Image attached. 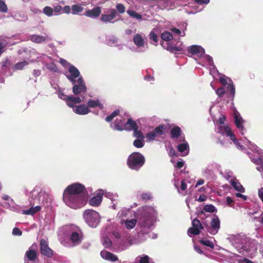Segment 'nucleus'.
Wrapping results in <instances>:
<instances>
[{"label":"nucleus","instance_id":"nucleus-1","mask_svg":"<svg viewBox=\"0 0 263 263\" xmlns=\"http://www.w3.org/2000/svg\"><path fill=\"white\" fill-rule=\"evenodd\" d=\"M85 187L79 183L68 185L63 193V198L64 202L73 209H80L86 203L87 197L82 194Z\"/></svg>","mask_w":263,"mask_h":263},{"label":"nucleus","instance_id":"nucleus-2","mask_svg":"<svg viewBox=\"0 0 263 263\" xmlns=\"http://www.w3.org/2000/svg\"><path fill=\"white\" fill-rule=\"evenodd\" d=\"M145 161V158L141 153L134 152L129 156L127 164L130 169L138 171L144 165Z\"/></svg>","mask_w":263,"mask_h":263},{"label":"nucleus","instance_id":"nucleus-3","mask_svg":"<svg viewBox=\"0 0 263 263\" xmlns=\"http://www.w3.org/2000/svg\"><path fill=\"white\" fill-rule=\"evenodd\" d=\"M83 217L86 222L92 228L96 227L100 222V217L99 213L92 210H85Z\"/></svg>","mask_w":263,"mask_h":263},{"label":"nucleus","instance_id":"nucleus-4","mask_svg":"<svg viewBox=\"0 0 263 263\" xmlns=\"http://www.w3.org/2000/svg\"><path fill=\"white\" fill-rule=\"evenodd\" d=\"M40 248L41 254L48 258H51L54 254L53 251L49 247L48 242L45 239L40 241Z\"/></svg>","mask_w":263,"mask_h":263},{"label":"nucleus","instance_id":"nucleus-5","mask_svg":"<svg viewBox=\"0 0 263 263\" xmlns=\"http://www.w3.org/2000/svg\"><path fill=\"white\" fill-rule=\"evenodd\" d=\"M192 227L190 228L187 230V234L191 236V235H197L200 234V230L203 229V227L201 223L199 220L195 218L192 220Z\"/></svg>","mask_w":263,"mask_h":263},{"label":"nucleus","instance_id":"nucleus-6","mask_svg":"<svg viewBox=\"0 0 263 263\" xmlns=\"http://www.w3.org/2000/svg\"><path fill=\"white\" fill-rule=\"evenodd\" d=\"M36 248V245L33 244L32 246L30 247L25 254L24 256V263H34L35 259L37 258V252L33 249V247Z\"/></svg>","mask_w":263,"mask_h":263},{"label":"nucleus","instance_id":"nucleus-7","mask_svg":"<svg viewBox=\"0 0 263 263\" xmlns=\"http://www.w3.org/2000/svg\"><path fill=\"white\" fill-rule=\"evenodd\" d=\"M220 229V220L219 218L215 216L212 219L211 227L207 228L208 232L212 235H215Z\"/></svg>","mask_w":263,"mask_h":263},{"label":"nucleus","instance_id":"nucleus-8","mask_svg":"<svg viewBox=\"0 0 263 263\" xmlns=\"http://www.w3.org/2000/svg\"><path fill=\"white\" fill-rule=\"evenodd\" d=\"M68 71L70 73V76H67V79L71 81L72 84L76 83V81L75 79L78 78L80 74L79 70L73 65H70Z\"/></svg>","mask_w":263,"mask_h":263},{"label":"nucleus","instance_id":"nucleus-9","mask_svg":"<svg viewBox=\"0 0 263 263\" xmlns=\"http://www.w3.org/2000/svg\"><path fill=\"white\" fill-rule=\"evenodd\" d=\"M234 122L236 127L238 128L241 135H243L244 126L243 125V120L240 114L235 111L234 114Z\"/></svg>","mask_w":263,"mask_h":263},{"label":"nucleus","instance_id":"nucleus-10","mask_svg":"<svg viewBox=\"0 0 263 263\" xmlns=\"http://www.w3.org/2000/svg\"><path fill=\"white\" fill-rule=\"evenodd\" d=\"M189 53L192 55H197L201 57L204 54V49L198 45H192L190 46L187 49Z\"/></svg>","mask_w":263,"mask_h":263},{"label":"nucleus","instance_id":"nucleus-11","mask_svg":"<svg viewBox=\"0 0 263 263\" xmlns=\"http://www.w3.org/2000/svg\"><path fill=\"white\" fill-rule=\"evenodd\" d=\"M66 98H63V100L65 101L67 105L71 108H74L76 106L74 104H78L82 102V100L79 97H74L72 96H66Z\"/></svg>","mask_w":263,"mask_h":263},{"label":"nucleus","instance_id":"nucleus-12","mask_svg":"<svg viewBox=\"0 0 263 263\" xmlns=\"http://www.w3.org/2000/svg\"><path fill=\"white\" fill-rule=\"evenodd\" d=\"M110 12L109 14H102L101 15V21L104 23L110 22L111 20L115 18L117 13L116 10L111 9L110 10Z\"/></svg>","mask_w":263,"mask_h":263},{"label":"nucleus","instance_id":"nucleus-13","mask_svg":"<svg viewBox=\"0 0 263 263\" xmlns=\"http://www.w3.org/2000/svg\"><path fill=\"white\" fill-rule=\"evenodd\" d=\"M101 13V8L100 7H96L91 10H88L85 11V15L89 17L96 18L100 16Z\"/></svg>","mask_w":263,"mask_h":263},{"label":"nucleus","instance_id":"nucleus-14","mask_svg":"<svg viewBox=\"0 0 263 263\" xmlns=\"http://www.w3.org/2000/svg\"><path fill=\"white\" fill-rule=\"evenodd\" d=\"M100 255L103 259L108 261L113 262L118 260L117 256L106 250L102 251L100 253Z\"/></svg>","mask_w":263,"mask_h":263},{"label":"nucleus","instance_id":"nucleus-15","mask_svg":"<svg viewBox=\"0 0 263 263\" xmlns=\"http://www.w3.org/2000/svg\"><path fill=\"white\" fill-rule=\"evenodd\" d=\"M114 128L115 129L122 131L125 129V119L122 117H121L120 119H117L113 123Z\"/></svg>","mask_w":263,"mask_h":263},{"label":"nucleus","instance_id":"nucleus-16","mask_svg":"<svg viewBox=\"0 0 263 263\" xmlns=\"http://www.w3.org/2000/svg\"><path fill=\"white\" fill-rule=\"evenodd\" d=\"M73 110L77 114L82 115H86L90 111L88 106L85 105L76 106Z\"/></svg>","mask_w":263,"mask_h":263},{"label":"nucleus","instance_id":"nucleus-17","mask_svg":"<svg viewBox=\"0 0 263 263\" xmlns=\"http://www.w3.org/2000/svg\"><path fill=\"white\" fill-rule=\"evenodd\" d=\"M72 87V91L76 95H78L82 92L85 93L87 90L86 86L85 84L78 85L73 84Z\"/></svg>","mask_w":263,"mask_h":263},{"label":"nucleus","instance_id":"nucleus-18","mask_svg":"<svg viewBox=\"0 0 263 263\" xmlns=\"http://www.w3.org/2000/svg\"><path fill=\"white\" fill-rule=\"evenodd\" d=\"M181 134V128L178 126H175L170 131V135L172 139H178Z\"/></svg>","mask_w":263,"mask_h":263},{"label":"nucleus","instance_id":"nucleus-19","mask_svg":"<svg viewBox=\"0 0 263 263\" xmlns=\"http://www.w3.org/2000/svg\"><path fill=\"white\" fill-rule=\"evenodd\" d=\"M102 200V195H97L92 197L89 201V203L90 205L93 206H99Z\"/></svg>","mask_w":263,"mask_h":263},{"label":"nucleus","instance_id":"nucleus-20","mask_svg":"<svg viewBox=\"0 0 263 263\" xmlns=\"http://www.w3.org/2000/svg\"><path fill=\"white\" fill-rule=\"evenodd\" d=\"M88 107L94 108L96 107H99L100 109H103L104 106L101 104L99 100H92L90 99L87 102Z\"/></svg>","mask_w":263,"mask_h":263},{"label":"nucleus","instance_id":"nucleus-21","mask_svg":"<svg viewBox=\"0 0 263 263\" xmlns=\"http://www.w3.org/2000/svg\"><path fill=\"white\" fill-rule=\"evenodd\" d=\"M231 184L232 186L237 191L243 193L245 192V189L240 183L236 179L231 181Z\"/></svg>","mask_w":263,"mask_h":263},{"label":"nucleus","instance_id":"nucleus-22","mask_svg":"<svg viewBox=\"0 0 263 263\" xmlns=\"http://www.w3.org/2000/svg\"><path fill=\"white\" fill-rule=\"evenodd\" d=\"M41 206L37 205L35 207H31L27 210H24L23 213L25 215H34L36 213L41 210Z\"/></svg>","mask_w":263,"mask_h":263},{"label":"nucleus","instance_id":"nucleus-23","mask_svg":"<svg viewBox=\"0 0 263 263\" xmlns=\"http://www.w3.org/2000/svg\"><path fill=\"white\" fill-rule=\"evenodd\" d=\"M125 129L127 130H132L136 127H138L137 123L130 118L127 120V121L125 123Z\"/></svg>","mask_w":263,"mask_h":263},{"label":"nucleus","instance_id":"nucleus-24","mask_svg":"<svg viewBox=\"0 0 263 263\" xmlns=\"http://www.w3.org/2000/svg\"><path fill=\"white\" fill-rule=\"evenodd\" d=\"M133 42L137 46H143L144 44V40L140 34H136L134 38Z\"/></svg>","mask_w":263,"mask_h":263},{"label":"nucleus","instance_id":"nucleus-25","mask_svg":"<svg viewBox=\"0 0 263 263\" xmlns=\"http://www.w3.org/2000/svg\"><path fill=\"white\" fill-rule=\"evenodd\" d=\"M30 40L35 43H41L46 41V37L39 35L33 34L30 37Z\"/></svg>","mask_w":263,"mask_h":263},{"label":"nucleus","instance_id":"nucleus-26","mask_svg":"<svg viewBox=\"0 0 263 263\" xmlns=\"http://www.w3.org/2000/svg\"><path fill=\"white\" fill-rule=\"evenodd\" d=\"M165 129L166 126L164 124H161L156 127L153 130L158 137L163 135L165 133Z\"/></svg>","mask_w":263,"mask_h":263},{"label":"nucleus","instance_id":"nucleus-27","mask_svg":"<svg viewBox=\"0 0 263 263\" xmlns=\"http://www.w3.org/2000/svg\"><path fill=\"white\" fill-rule=\"evenodd\" d=\"M70 239L72 243L80 242L82 239L79 233L77 232H73L71 235Z\"/></svg>","mask_w":263,"mask_h":263},{"label":"nucleus","instance_id":"nucleus-28","mask_svg":"<svg viewBox=\"0 0 263 263\" xmlns=\"http://www.w3.org/2000/svg\"><path fill=\"white\" fill-rule=\"evenodd\" d=\"M231 131V128L229 126H220L218 127V133H220L222 135H226L228 136Z\"/></svg>","mask_w":263,"mask_h":263},{"label":"nucleus","instance_id":"nucleus-29","mask_svg":"<svg viewBox=\"0 0 263 263\" xmlns=\"http://www.w3.org/2000/svg\"><path fill=\"white\" fill-rule=\"evenodd\" d=\"M161 38L164 41H170L173 39L172 34L168 31H165L161 34Z\"/></svg>","mask_w":263,"mask_h":263},{"label":"nucleus","instance_id":"nucleus-30","mask_svg":"<svg viewBox=\"0 0 263 263\" xmlns=\"http://www.w3.org/2000/svg\"><path fill=\"white\" fill-rule=\"evenodd\" d=\"M136 219H132L131 220H126L125 222V225L127 229H132L134 228L137 223Z\"/></svg>","mask_w":263,"mask_h":263},{"label":"nucleus","instance_id":"nucleus-31","mask_svg":"<svg viewBox=\"0 0 263 263\" xmlns=\"http://www.w3.org/2000/svg\"><path fill=\"white\" fill-rule=\"evenodd\" d=\"M167 50L172 53H175L178 51H182L183 48L180 46H176L172 45H168Z\"/></svg>","mask_w":263,"mask_h":263},{"label":"nucleus","instance_id":"nucleus-32","mask_svg":"<svg viewBox=\"0 0 263 263\" xmlns=\"http://www.w3.org/2000/svg\"><path fill=\"white\" fill-rule=\"evenodd\" d=\"M72 13L73 14H77L81 12H82L83 10V7L77 4H74L72 5L71 6Z\"/></svg>","mask_w":263,"mask_h":263},{"label":"nucleus","instance_id":"nucleus-33","mask_svg":"<svg viewBox=\"0 0 263 263\" xmlns=\"http://www.w3.org/2000/svg\"><path fill=\"white\" fill-rule=\"evenodd\" d=\"M127 13L132 17L136 18L137 20H141L142 18V15L137 13L136 11L132 10H128Z\"/></svg>","mask_w":263,"mask_h":263},{"label":"nucleus","instance_id":"nucleus-34","mask_svg":"<svg viewBox=\"0 0 263 263\" xmlns=\"http://www.w3.org/2000/svg\"><path fill=\"white\" fill-rule=\"evenodd\" d=\"M178 151L180 153H183L186 151H189V145L187 142L180 144L177 146Z\"/></svg>","mask_w":263,"mask_h":263},{"label":"nucleus","instance_id":"nucleus-35","mask_svg":"<svg viewBox=\"0 0 263 263\" xmlns=\"http://www.w3.org/2000/svg\"><path fill=\"white\" fill-rule=\"evenodd\" d=\"M133 136L137 139H144V137L142 132L138 129V127L133 129Z\"/></svg>","mask_w":263,"mask_h":263},{"label":"nucleus","instance_id":"nucleus-36","mask_svg":"<svg viewBox=\"0 0 263 263\" xmlns=\"http://www.w3.org/2000/svg\"><path fill=\"white\" fill-rule=\"evenodd\" d=\"M144 139H137L133 142V145L134 146L137 148H142L144 145Z\"/></svg>","mask_w":263,"mask_h":263},{"label":"nucleus","instance_id":"nucleus-37","mask_svg":"<svg viewBox=\"0 0 263 263\" xmlns=\"http://www.w3.org/2000/svg\"><path fill=\"white\" fill-rule=\"evenodd\" d=\"M119 113L120 111L119 110H115L109 116L106 117L105 121L108 122H111L116 116L119 114Z\"/></svg>","mask_w":263,"mask_h":263},{"label":"nucleus","instance_id":"nucleus-38","mask_svg":"<svg viewBox=\"0 0 263 263\" xmlns=\"http://www.w3.org/2000/svg\"><path fill=\"white\" fill-rule=\"evenodd\" d=\"M28 64V62L25 60L18 62L14 65V68L16 70H22L26 65Z\"/></svg>","mask_w":263,"mask_h":263},{"label":"nucleus","instance_id":"nucleus-39","mask_svg":"<svg viewBox=\"0 0 263 263\" xmlns=\"http://www.w3.org/2000/svg\"><path fill=\"white\" fill-rule=\"evenodd\" d=\"M157 137L154 130L151 131L146 134L145 137L147 141H152L155 140V138Z\"/></svg>","mask_w":263,"mask_h":263},{"label":"nucleus","instance_id":"nucleus-40","mask_svg":"<svg viewBox=\"0 0 263 263\" xmlns=\"http://www.w3.org/2000/svg\"><path fill=\"white\" fill-rule=\"evenodd\" d=\"M43 13L48 16H51L53 15V9L49 6H46L43 9Z\"/></svg>","mask_w":263,"mask_h":263},{"label":"nucleus","instance_id":"nucleus-41","mask_svg":"<svg viewBox=\"0 0 263 263\" xmlns=\"http://www.w3.org/2000/svg\"><path fill=\"white\" fill-rule=\"evenodd\" d=\"M203 210L206 212L214 213L216 211V209L212 204L205 205Z\"/></svg>","mask_w":263,"mask_h":263},{"label":"nucleus","instance_id":"nucleus-42","mask_svg":"<svg viewBox=\"0 0 263 263\" xmlns=\"http://www.w3.org/2000/svg\"><path fill=\"white\" fill-rule=\"evenodd\" d=\"M199 242L200 243H201L205 246L209 247L212 249L214 248V246L213 243L209 240L201 239L199 240Z\"/></svg>","mask_w":263,"mask_h":263},{"label":"nucleus","instance_id":"nucleus-43","mask_svg":"<svg viewBox=\"0 0 263 263\" xmlns=\"http://www.w3.org/2000/svg\"><path fill=\"white\" fill-rule=\"evenodd\" d=\"M0 11L6 13L8 11V7L4 1L0 0Z\"/></svg>","mask_w":263,"mask_h":263},{"label":"nucleus","instance_id":"nucleus-44","mask_svg":"<svg viewBox=\"0 0 263 263\" xmlns=\"http://www.w3.org/2000/svg\"><path fill=\"white\" fill-rule=\"evenodd\" d=\"M228 90L230 92L231 97L233 99L235 95V87L232 84L228 85Z\"/></svg>","mask_w":263,"mask_h":263},{"label":"nucleus","instance_id":"nucleus-45","mask_svg":"<svg viewBox=\"0 0 263 263\" xmlns=\"http://www.w3.org/2000/svg\"><path fill=\"white\" fill-rule=\"evenodd\" d=\"M117 11H118L119 13L122 14L125 12V7L122 4H118L116 6Z\"/></svg>","mask_w":263,"mask_h":263},{"label":"nucleus","instance_id":"nucleus-46","mask_svg":"<svg viewBox=\"0 0 263 263\" xmlns=\"http://www.w3.org/2000/svg\"><path fill=\"white\" fill-rule=\"evenodd\" d=\"M149 39L153 41L155 43L158 42V36L153 31H151L149 34Z\"/></svg>","mask_w":263,"mask_h":263},{"label":"nucleus","instance_id":"nucleus-47","mask_svg":"<svg viewBox=\"0 0 263 263\" xmlns=\"http://www.w3.org/2000/svg\"><path fill=\"white\" fill-rule=\"evenodd\" d=\"M149 258L146 255H143V256L141 257L139 260V263H149Z\"/></svg>","mask_w":263,"mask_h":263},{"label":"nucleus","instance_id":"nucleus-48","mask_svg":"<svg viewBox=\"0 0 263 263\" xmlns=\"http://www.w3.org/2000/svg\"><path fill=\"white\" fill-rule=\"evenodd\" d=\"M225 93L226 91L223 87H220L216 90V94L220 98L222 97Z\"/></svg>","mask_w":263,"mask_h":263},{"label":"nucleus","instance_id":"nucleus-49","mask_svg":"<svg viewBox=\"0 0 263 263\" xmlns=\"http://www.w3.org/2000/svg\"><path fill=\"white\" fill-rule=\"evenodd\" d=\"M22 231L20 230V229L17 227H15L13 228L12 231V234L16 236H21L22 235Z\"/></svg>","mask_w":263,"mask_h":263},{"label":"nucleus","instance_id":"nucleus-50","mask_svg":"<svg viewBox=\"0 0 263 263\" xmlns=\"http://www.w3.org/2000/svg\"><path fill=\"white\" fill-rule=\"evenodd\" d=\"M195 2L198 5L208 4L210 0H194Z\"/></svg>","mask_w":263,"mask_h":263},{"label":"nucleus","instance_id":"nucleus-51","mask_svg":"<svg viewBox=\"0 0 263 263\" xmlns=\"http://www.w3.org/2000/svg\"><path fill=\"white\" fill-rule=\"evenodd\" d=\"M71 9V8H70V7L69 6L66 5V6H65L62 8V10H63V12L67 13V14H69L70 13Z\"/></svg>","mask_w":263,"mask_h":263},{"label":"nucleus","instance_id":"nucleus-52","mask_svg":"<svg viewBox=\"0 0 263 263\" xmlns=\"http://www.w3.org/2000/svg\"><path fill=\"white\" fill-rule=\"evenodd\" d=\"M207 199V196L204 194L201 195L197 200L199 202H203Z\"/></svg>","mask_w":263,"mask_h":263},{"label":"nucleus","instance_id":"nucleus-53","mask_svg":"<svg viewBox=\"0 0 263 263\" xmlns=\"http://www.w3.org/2000/svg\"><path fill=\"white\" fill-rule=\"evenodd\" d=\"M187 188V185H186V183H185V180H182L181 182V186H180V189L183 190V191H184Z\"/></svg>","mask_w":263,"mask_h":263},{"label":"nucleus","instance_id":"nucleus-54","mask_svg":"<svg viewBox=\"0 0 263 263\" xmlns=\"http://www.w3.org/2000/svg\"><path fill=\"white\" fill-rule=\"evenodd\" d=\"M227 204L229 206H232V204L233 202V200L230 197H227L226 198Z\"/></svg>","mask_w":263,"mask_h":263},{"label":"nucleus","instance_id":"nucleus-55","mask_svg":"<svg viewBox=\"0 0 263 263\" xmlns=\"http://www.w3.org/2000/svg\"><path fill=\"white\" fill-rule=\"evenodd\" d=\"M60 63L64 67H66L67 65H69V63L64 59H60Z\"/></svg>","mask_w":263,"mask_h":263},{"label":"nucleus","instance_id":"nucleus-56","mask_svg":"<svg viewBox=\"0 0 263 263\" xmlns=\"http://www.w3.org/2000/svg\"><path fill=\"white\" fill-rule=\"evenodd\" d=\"M142 199L147 200L151 199V196L147 193H143L141 195Z\"/></svg>","mask_w":263,"mask_h":263},{"label":"nucleus","instance_id":"nucleus-57","mask_svg":"<svg viewBox=\"0 0 263 263\" xmlns=\"http://www.w3.org/2000/svg\"><path fill=\"white\" fill-rule=\"evenodd\" d=\"M227 136H229L230 138V139L233 141L234 142L237 140L236 138H235V136L234 134L232 132V131L230 132V133Z\"/></svg>","mask_w":263,"mask_h":263},{"label":"nucleus","instance_id":"nucleus-58","mask_svg":"<svg viewBox=\"0 0 263 263\" xmlns=\"http://www.w3.org/2000/svg\"><path fill=\"white\" fill-rule=\"evenodd\" d=\"M53 11L56 13H59L62 10V8L60 5H57L53 9Z\"/></svg>","mask_w":263,"mask_h":263},{"label":"nucleus","instance_id":"nucleus-59","mask_svg":"<svg viewBox=\"0 0 263 263\" xmlns=\"http://www.w3.org/2000/svg\"><path fill=\"white\" fill-rule=\"evenodd\" d=\"M258 196L263 203V187L258 191Z\"/></svg>","mask_w":263,"mask_h":263},{"label":"nucleus","instance_id":"nucleus-60","mask_svg":"<svg viewBox=\"0 0 263 263\" xmlns=\"http://www.w3.org/2000/svg\"><path fill=\"white\" fill-rule=\"evenodd\" d=\"M184 166V162L183 161H178L175 167L177 168H181Z\"/></svg>","mask_w":263,"mask_h":263},{"label":"nucleus","instance_id":"nucleus-61","mask_svg":"<svg viewBox=\"0 0 263 263\" xmlns=\"http://www.w3.org/2000/svg\"><path fill=\"white\" fill-rule=\"evenodd\" d=\"M226 121V117L224 116L221 117L219 118L218 122L221 125L224 124Z\"/></svg>","mask_w":263,"mask_h":263},{"label":"nucleus","instance_id":"nucleus-62","mask_svg":"<svg viewBox=\"0 0 263 263\" xmlns=\"http://www.w3.org/2000/svg\"><path fill=\"white\" fill-rule=\"evenodd\" d=\"M171 30L176 33V34H178L179 35H180L181 33V31L180 29H178V28H173L171 29Z\"/></svg>","mask_w":263,"mask_h":263},{"label":"nucleus","instance_id":"nucleus-63","mask_svg":"<svg viewBox=\"0 0 263 263\" xmlns=\"http://www.w3.org/2000/svg\"><path fill=\"white\" fill-rule=\"evenodd\" d=\"M236 196L237 197H239V198H242L244 200H246L247 198V196H245V195H243L240 193H236Z\"/></svg>","mask_w":263,"mask_h":263},{"label":"nucleus","instance_id":"nucleus-64","mask_svg":"<svg viewBox=\"0 0 263 263\" xmlns=\"http://www.w3.org/2000/svg\"><path fill=\"white\" fill-rule=\"evenodd\" d=\"M9 60L8 59H6L5 61H3L2 63V67H7L8 66V65L9 64Z\"/></svg>","mask_w":263,"mask_h":263}]
</instances>
